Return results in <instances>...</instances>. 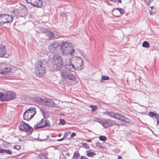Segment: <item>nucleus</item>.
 Returning a JSON list of instances; mask_svg holds the SVG:
<instances>
[{
	"instance_id": "14",
	"label": "nucleus",
	"mask_w": 159,
	"mask_h": 159,
	"mask_svg": "<svg viewBox=\"0 0 159 159\" xmlns=\"http://www.w3.org/2000/svg\"><path fill=\"white\" fill-rule=\"evenodd\" d=\"M32 6L36 7H41L43 5L42 0H33Z\"/></svg>"
},
{
	"instance_id": "43",
	"label": "nucleus",
	"mask_w": 159,
	"mask_h": 159,
	"mask_svg": "<svg viewBox=\"0 0 159 159\" xmlns=\"http://www.w3.org/2000/svg\"><path fill=\"white\" fill-rule=\"evenodd\" d=\"M149 11H150V12H149L150 14L151 15H153V14L154 13V12L152 11L151 10H149Z\"/></svg>"
},
{
	"instance_id": "29",
	"label": "nucleus",
	"mask_w": 159,
	"mask_h": 159,
	"mask_svg": "<svg viewBox=\"0 0 159 159\" xmlns=\"http://www.w3.org/2000/svg\"><path fill=\"white\" fill-rule=\"evenodd\" d=\"M90 107L91 108L92 111H94L97 109V107L95 106L91 105Z\"/></svg>"
},
{
	"instance_id": "40",
	"label": "nucleus",
	"mask_w": 159,
	"mask_h": 159,
	"mask_svg": "<svg viewBox=\"0 0 159 159\" xmlns=\"http://www.w3.org/2000/svg\"><path fill=\"white\" fill-rule=\"evenodd\" d=\"M110 1L115 2V1H116L117 0H110ZM117 1L119 3H121V0H117Z\"/></svg>"
},
{
	"instance_id": "11",
	"label": "nucleus",
	"mask_w": 159,
	"mask_h": 159,
	"mask_svg": "<svg viewBox=\"0 0 159 159\" xmlns=\"http://www.w3.org/2000/svg\"><path fill=\"white\" fill-rule=\"evenodd\" d=\"M42 102L43 103V104L45 105L46 107H54L56 106V104L52 100L44 98L41 99Z\"/></svg>"
},
{
	"instance_id": "13",
	"label": "nucleus",
	"mask_w": 159,
	"mask_h": 159,
	"mask_svg": "<svg viewBox=\"0 0 159 159\" xmlns=\"http://www.w3.org/2000/svg\"><path fill=\"white\" fill-rule=\"evenodd\" d=\"M16 70V68L15 66L6 68L4 69L3 71L2 72V74L5 75L7 72H11L13 73Z\"/></svg>"
},
{
	"instance_id": "6",
	"label": "nucleus",
	"mask_w": 159,
	"mask_h": 159,
	"mask_svg": "<svg viewBox=\"0 0 159 159\" xmlns=\"http://www.w3.org/2000/svg\"><path fill=\"white\" fill-rule=\"evenodd\" d=\"M104 114L109 116L111 117L115 118L121 121H123L126 123H129L130 120L125 116L118 113H113L110 112H105Z\"/></svg>"
},
{
	"instance_id": "22",
	"label": "nucleus",
	"mask_w": 159,
	"mask_h": 159,
	"mask_svg": "<svg viewBox=\"0 0 159 159\" xmlns=\"http://www.w3.org/2000/svg\"><path fill=\"white\" fill-rule=\"evenodd\" d=\"M142 46L143 47L148 48L149 47L150 45L149 43L147 41H144L142 44Z\"/></svg>"
},
{
	"instance_id": "20",
	"label": "nucleus",
	"mask_w": 159,
	"mask_h": 159,
	"mask_svg": "<svg viewBox=\"0 0 159 159\" xmlns=\"http://www.w3.org/2000/svg\"><path fill=\"white\" fill-rule=\"evenodd\" d=\"M149 116L152 117H153L155 116L156 118L159 116V115L156 113H154L153 112L150 111L149 113Z\"/></svg>"
},
{
	"instance_id": "37",
	"label": "nucleus",
	"mask_w": 159,
	"mask_h": 159,
	"mask_svg": "<svg viewBox=\"0 0 159 159\" xmlns=\"http://www.w3.org/2000/svg\"><path fill=\"white\" fill-rule=\"evenodd\" d=\"M152 1H151L150 0H148L146 2V4L148 6L150 4V3Z\"/></svg>"
},
{
	"instance_id": "10",
	"label": "nucleus",
	"mask_w": 159,
	"mask_h": 159,
	"mask_svg": "<svg viewBox=\"0 0 159 159\" xmlns=\"http://www.w3.org/2000/svg\"><path fill=\"white\" fill-rule=\"evenodd\" d=\"M46 127H50V124L49 121L46 119H42L39 123L34 125V128L35 129L44 128Z\"/></svg>"
},
{
	"instance_id": "41",
	"label": "nucleus",
	"mask_w": 159,
	"mask_h": 159,
	"mask_svg": "<svg viewBox=\"0 0 159 159\" xmlns=\"http://www.w3.org/2000/svg\"><path fill=\"white\" fill-rule=\"evenodd\" d=\"M4 149L0 148V154L3 153Z\"/></svg>"
},
{
	"instance_id": "49",
	"label": "nucleus",
	"mask_w": 159,
	"mask_h": 159,
	"mask_svg": "<svg viewBox=\"0 0 159 159\" xmlns=\"http://www.w3.org/2000/svg\"><path fill=\"white\" fill-rule=\"evenodd\" d=\"M49 137V136L48 135L47 136V138H48Z\"/></svg>"
},
{
	"instance_id": "2",
	"label": "nucleus",
	"mask_w": 159,
	"mask_h": 159,
	"mask_svg": "<svg viewBox=\"0 0 159 159\" xmlns=\"http://www.w3.org/2000/svg\"><path fill=\"white\" fill-rule=\"evenodd\" d=\"M66 67H70V69H73L76 70H81L83 68L82 64L83 61L82 58L77 56L72 57L70 60L65 61Z\"/></svg>"
},
{
	"instance_id": "44",
	"label": "nucleus",
	"mask_w": 159,
	"mask_h": 159,
	"mask_svg": "<svg viewBox=\"0 0 159 159\" xmlns=\"http://www.w3.org/2000/svg\"><path fill=\"white\" fill-rule=\"evenodd\" d=\"M63 140H64L62 138L61 139H58V140H57V141H62Z\"/></svg>"
},
{
	"instance_id": "45",
	"label": "nucleus",
	"mask_w": 159,
	"mask_h": 159,
	"mask_svg": "<svg viewBox=\"0 0 159 159\" xmlns=\"http://www.w3.org/2000/svg\"><path fill=\"white\" fill-rule=\"evenodd\" d=\"M84 145H85V147L86 148H88V147H89V146L86 143H85L84 144Z\"/></svg>"
},
{
	"instance_id": "24",
	"label": "nucleus",
	"mask_w": 159,
	"mask_h": 159,
	"mask_svg": "<svg viewBox=\"0 0 159 159\" xmlns=\"http://www.w3.org/2000/svg\"><path fill=\"white\" fill-rule=\"evenodd\" d=\"M109 78L108 76H102V78L100 79V81L101 82H103V80H109Z\"/></svg>"
},
{
	"instance_id": "25",
	"label": "nucleus",
	"mask_w": 159,
	"mask_h": 159,
	"mask_svg": "<svg viewBox=\"0 0 159 159\" xmlns=\"http://www.w3.org/2000/svg\"><path fill=\"white\" fill-rule=\"evenodd\" d=\"M87 156L89 157H92L95 155V153L93 152H89L87 151Z\"/></svg>"
},
{
	"instance_id": "1",
	"label": "nucleus",
	"mask_w": 159,
	"mask_h": 159,
	"mask_svg": "<svg viewBox=\"0 0 159 159\" xmlns=\"http://www.w3.org/2000/svg\"><path fill=\"white\" fill-rule=\"evenodd\" d=\"M58 46L60 48L61 52L62 55H70L72 56L74 55L75 49L71 43L68 42L63 41L59 43L58 41H54L50 43L48 48L51 52L55 53L57 52Z\"/></svg>"
},
{
	"instance_id": "46",
	"label": "nucleus",
	"mask_w": 159,
	"mask_h": 159,
	"mask_svg": "<svg viewBox=\"0 0 159 159\" xmlns=\"http://www.w3.org/2000/svg\"><path fill=\"white\" fill-rule=\"evenodd\" d=\"M118 159H121L122 157L120 156H118L117 157Z\"/></svg>"
},
{
	"instance_id": "15",
	"label": "nucleus",
	"mask_w": 159,
	"mask_h": 159,
	"mask_svg": "<svg viewBox=\"0 0 159 159\" xmlns=\"http://www.w3.org/2000/svg\"><path fill=\"white\" fill-rule=\"evenodd\" d=\"M6 52L5 47L4 45L0 43V57H4Z\"/></svg>"
},
{
	"instance_id": "5",
	"label": "nucleus",
	"mask_w": 159,
	"mask_h": 159,
	"mask_svg": "<svg viewBox=\"0 0 159 159\" xmlns=\"http://www.w3.org/2000/svg\"><path fill=\"white\" fill-rule=\"evenodd\" d=\"M52 62L57 70L60 71L61 70L63 66V61L60 56L57 54L54 55Z\"/></svg>"
},
{
	"instance_id": "16",
	"label": "nucleus",
	"mask_w": 159,
	"mask_h": 159,
	"mask_svg": "<svg viewBox=\"0 0 159 159\" xmlns=\"http://www.w3.org/2000/svg\"><path fill=\"white\" fill-rule=\"evenodd\" d=\"M4 16L6 23H11L13 20V16L8 14H4Z\"/></svg>"
},
{
	"instance_id": "35",
	"label": "nucleus",
	"mask_w": 159,
	"mask_h": 159,
	"mask_svg": "<svg viewBox=\"0 0 159 159\" xmlns=\"http://www.w3.org/2000/svg\"><path fill=\"white\" fill-rule=\"evenodd\" d=\"M27 3L30 4L32 5L33 3V0H25Z\"/></svg>"
},
{
	"instance_id": "36",
	"label": "nucleus",
	"mask_w": 159,
	"mask_h": 159,
	"mask_svg": "<svg viewBox=\"0 0 159 159\" xmlns=\"http://www.w3.org/2000/svg\"><path fill=\"white\" fill-rule=\"evenodd\" d=\"M76 135V134L74 132H73L71 134V135H70V137L72 138L75 136Z\"/></svg>"
},
{
	"instance_id": "7",
	"label": "nucleus",
	"mask_w": 159,
	"mask_h": 159,
	"mask_svg": "<svg viewBox=\"0 0 159 159\" xmlns=\"http://www.w3.org/2000/svg\"><path fill=\"white\" fill-rule=\"evenodd\" d=\"M95 121L101 124L105 128L107 129L114 125H116L113 120L108 119H97Z\"/></svg>"
},
{
	"instance_id": "38",
	"label": "nucleus",
	"mask_w": 159,
	"mask_h": 159,
	"mask_svg": "<svg viewBox=\"0 0 159 159\" xmlns=\"http://www.w3.org/2000/svg\"><path fill=\"white\" fill-rule=\"evenodd\" d=\"M67 133H65V134H64V135H63V138H62L63 139H65L66 138V137H67Z\"/></svg>"
},
{
	"instance_id": "50",
	"label": "nucleus",
	"mask_w": 159,
	"mask_h": 159,
	"mask_svg": "<svg viewBox=\"0 0 159 159\" xmlns=\"http://www.w3.org/2000/svg\"><path fill=\"white\" fill-rule=\"evenodd\" d=\"M21 16V17H23V16Z\"/></svg>"
},
{
	"instance_id": "26",
	"label": "nucleus",
	"mask_w": 159,
	"mask_h": 159,
	"mask_svg": "<svg viewBox=\"0 0 159 159\" xmlns=\"http://www.w3.org/2000/svg\"><path fill=\"white\" fill-rule=\"evenodd\" d=\"M28 110L30 111V113H32V114H34V115L35 113V107H33L32 108H29Z\"/></svg>"
},
{
	"instance_id": "19",
	"label": "nucleus",
	"mask_w": 159,
	"mask_h": 159,
	"mask_svg": "<svg viewBox=\"0 0 159 159\" xmlns=\"http://www.w3.org/2000/svg\"><path fill=\"white\" fill-rule=\"evenodd\" d=\"M12 15L17 16L20 13V11L17 9H15L11 11Z\"/></svg>"
},
{
	"instance_id": "34",
	"label": "nucleus",
	"mask_w": 159,
	"mask_h": 159,
	"mask_svg": "<svg viewBox=\"0 0 159 159\" xmlns=\"http://www.w3.org/2000/svg\"><path fill=\"white\" fill-rule=\"evenodd\" d=\"M60 16L62 17H66L67 16V14L65 12H62L61 13Z\"/></svg>"
},
{
	"instance_id": "30",
	"label": "nucleus",
	"mask_w": 159,
	"mask_h": 159,
	"mask_svg": "<svg viewBox=\"0 0 159 159\" xmlns=\"http://www.w3.org/2000/svg\"><path fill=\"white\" fill-rule=\"evenodd\" d=\"M99 139L102 141H104L106 140V137L104 136L101 135L99 137Z\"/></svg>"
},
{
	"instance_id": "31",
	"label": "nucleus",
	"mask_w": 159,
	"mask_h": 159,
	"mask_svg": "<svg viewBox=\"0 0 159 159\" xmlns=\"http://www.w3.org/2000/svg\"><path fill=\"white\" fill-rule=\"evenodd\" d=\"M66 123V122L65 120L64 119H60V122L59 123V124L61 125H64Z\"/></svg>"
},
{
	"instance_id": "48",
	"label": "nucleus",
	"mask_w": 159,
	"mask_h": 159,
	"mask_svg": "<svg viewBox=\"0 0 159 159\" xmlns=\"http://www.w3.org/2000/svg\"><path fill=\"white\" fill-rule=\"evenodd\" d=\"M153 6H151L150 7V8L151 9V10L152 11V10L153 9Z\"/></svg>"
},
{
	"instance_id": "32",
	"label": "nucleus",
	"mask_w": 159,
	"mask_h": 159,
	"mask_svg": "<svg viewBox=\"0 0 159 159\" xmlns=\"http://www.w3.org/2000/svg\"><path fill=\"white\" fill-rule=\"evenodd\" d=\"M21 148V146L20 145H15L14 146V148L17 150H19Z\"/></svg>"
},
{
	"instance_id": "42",
	"label": "nucleus",
	"mask_w": 159,
	"mask_h": 159,
	"mask_svg": "<svg viewBox=\"0 0 159 159\" xmlns=\"http://www.w3.org/2000/svg\"><path fill=\"white\" fill-rule=\"evenodd\" d=\"M61 157L63 158V159H66V157L63 155H60V158H61Z\"/></svg>"
},
{
	"instance_id": "27",
	"label": "nucleus",
	"mask_w": 159,
	"mask_h": 159,
	"mask_svg": "<svg viewBox=\"0 0 159 159\" xmlns=\"http://www.w3.org/2000/svg\"><path fill=\"white\" fill-rule=\"evenodd\" d=\"M6 153L7 154H12V151L10 150H6L4 149L3 153Z\"/></svg>"
},
{
	"instance_id": "21",
	"label": "nucleus",
	"mask_w": 159,
	"mask_h": 159,
	"mask_svg": "<svg viewBox=\"0 0 159 159\" xmlns=\"http://www.w3.org/2000/svg\"><path fill=\"white\" fill-rule=\"evenodd\" d=\"M118 12V11H117V10H115V8L112 11L113 15L116 17H119L120 16V15H117L116 14V13Z\"/></svg>"
},
{
	"instance_id": "12",
	"label": "nucleus",
	"mask_w": 159,
	"mask_h": 159,
	"mask_svg": "<svg viewBox=\"0 0 159 159\" xmlns=\"http://www.w3.org/2000/svg\"><path fill=\"white\" fill-rule=\"evenodd\" d=\"M29 110H26L23 114V118L25 120L29 121L34 116V114L30 113Z\"/></svg>"
},
{
	"instance_id": "28",
	"label": "nucleus",
	"mask_w": 159,
	"mask_h": 159,
	"mask_svg": "<svg viewBox=\"0 0 159 159\" xmlns=\"http://www.w3.org/2000/svg\"><path fill=\"white\" fill-rule=\"evenodd\" d=\"M115 10H118V11L120 12V13L121 15H123L124 13V11H123V10L120 8H115Z\"/></svg>"
},
{
	"instance_id": "3",
	"label": "nucleus",
	"mask_w": 159,
	"mask_h": 159,
	"mask_svg": "<svg viewBox=\"0 0 159 159\" xmlns=\"http://www.w3.org/2000/svg\"><path fill=\"white\" fill-rule=\"evenodd\" d=\"M73 69H70V67H66L65 65L62 70L61 71V77L64 79L68 80L69 83L68 85H70L76 83L77 81L76 76L70 71Z\"/></svg>"
},
{
	"instance_id": "23",
	"label": "nucleus",
	"mask_w": 159,
	"mask_h": 159,
	"mask_svg": "<svg viewBox=\"0 0 159 159\" xmlns=\"http://www.w3.org/2000/svg\"><path fill=\"white\" fill-rule=\"evenodd\" d=\"M80 157V154L78 152H75L74 153L73 157L75 159H78Z\"/></svg>"
},
{
	"instance_id": "4",
	"label": "nucleus",
	"mask_w": 159,
	"mask_h": 159,
	"mask_svg": "<svg viewBox=\"0 0 159 159\" xmlns=\"http://www.w3.org/2000/svg\"><path fill=\"white\" fill-rule=\"evenodd\" d=\"M44 62L41 59L35 63V72L36 75L39 77L44 76L45 74Z\"/></svg>"
},
{
	"instance_id": "47",
	"label": "nucleus",
	"mask_w": 159,
	"mask_h": 159,
	"mask_svg": "<svg viewBox=\"0 0 159 159\" xmlns=\"http://www.w3.org/2000/svg\"><path fill=\"white\" fill-rule=\"evenodd\" d=\"M87 142H91V139H88V140H87Z\"/></svg>"
},
{
	"instance_id": "8",
	"label": "nucleus",
	"mask_w": 159,
	"mask_h": 159,
	"mask_svg": "<svg viewBox=\"0 0 159 159\" xmlns=\"http://www.w3.org/2000/svg\"><path fill=\"white\" fill-rule=\"evenodd\" d=\"M19 128L20 130L26 132L28 135L30 134L33 130V128L23 121H22L20 123Z\"/></svg>"
},
{
	"instance_id": "33",
	"label": "nucleus",
	"mask_w": 159,
	"mask_h": 159,
	"mask_svg": "<svg viewBox=\"0 0 159 159\" xmlns=\"http://www.w3.org/2000/svg\"><path fill=\"white\" fill-rule=\"evenodd\" d=\"M96 146L97 147H98L101 148H102V146L101 145L100 143L99 142H97L96 143Z\"/></svg>"
},
{
	"instance_id": "39",
	"label": "nucleus",
	"mask_w": 159,
	"mask_h": 159,
	"mask_svg": "<svg viewBox=\"0 0 159 159\" xmlns=\"http://www.w3.org/2000/svg\"><path fill=\"white\" fill-rule=\"evenodd\" d=\"M157 119V125H158V124L159 123V116H158L156 118Z\"/></svg>"
},
{
	"instance_id": "9",
	"label": "nucleus",
	"mask_w": 159,
	"mask_h": 159,
	"mask_svg": "<svg viewBox=\"0 0 159 159\" xmlns=\"http://www.w3.org/2000/svg\"><path fill=\"white\" fill-rule=\"evenodd\" d=\"M16 94L14 93H0V101H9L14 99Z\"/></svg>"
},
{
	"instance_id": "18",
	"label": "nucleus",
	"mask_w": 159,
	"mask_h": 159,
	"mask_svg": "<svg viewBox=\"0 0 159 159\" xmlns=\"http://www.w3.org/2000/svg\"><path fill=\"white\" fill-rule=\"evenodd\" d=\"M5 19L4 14L0 15V25H2L6 23Z\"/></svg>"
},
{
	"instance_id": "17",
	"label": "nucleus",
	"mask_w": 159,
	"mask_h": 159,
	"mask_svg": "<svg viewBox=\"0 0 159 159\" xmlns=\"http://www.w3.org/2000/svg\"><path fill=\"white\" fill-rule=\"evenodd\" d=\"M45 35L48 37L49 39H53L54 37L53 33L49 30H47L46 31Z\"/></svg>"
}]
</instances>
